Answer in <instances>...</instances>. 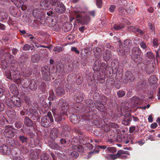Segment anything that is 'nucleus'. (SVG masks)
Segmentation results:
<instances>
[{
    "label": "nucleus",
    "mask_w": 160,
    "mask_h": 160,
    "mask_svg": "<svg viewBox=\"0 0 160 160\" xmlns=\"http://www.w3.org/2000/svg\"><path fill=\"white\" fill-rule=\"evenodd\" d=\"M9 89L12 93L13 94H17L18 92V88L14 84H11L10 86Z\"/></svg>",
    "instance_id": "nucleus-25"
},
{
    "label": "nucleus",
    "mask_w": 160,
    "mask_h": 160,
    "mask_svg": "<svg viewBox=\"0 0 160 160\" xmlns=\"http://www.w3.org/2000/svg\"><path fill=\"white\" fill-rule=\"evenodd\" d=\"M125 82L123 83L127 84L128 82H132L134 79V77L132 73L129 71H127L125 73L124 77Z\"/></svg>",
    "instance_id": "nucleus-8"
},
{
    "label": "nucleus",
    "mask_w": 160,
    "mask_h": 160,
    "mask_svg": "<svg viewBox=\"0 0 160 160\" xmlns=\"http://www.w3.org/2000/svg\"><path fill=\"white\" fill-rule=\"evenodd\" d=\"M20 151H19L18 152H17V151H10V153H11L13 157L14 160H16L18 158V154L20 153Z\"/></svg>",
    "instance_id": "nucleus-39"
},
{
    "label": "nucleus",
    "mask_w": 160,
    "mask_h": 160,
    "mask_svg": "<svg viewBox=\"0 0 160 160\" xmlns=\"http://www.w3.org/2000/svg\"><path fill=\"white\" fill-rule=\"evenodd\" d=\"M40 59V57L38 54H34L32 56L31 60L33 63L38 62Z\"/></svg>",
    "instance_id": "nucleus-32"
},
{
    "label": "nucleus",
    "mask_w": 160,
    "mask_h": 160,
    "mask_svg": "<svg viewBox=\"0 0 160 160\" xmlns=\"http://www.w3.org/2000/svg\"><path fill=\"white\" fill-rule=\"evenodd\" d=\"M70 155L73 158H77L78 156L79 155L77 152L73 151L70 153Z\"/></svg>",
    "instance_id": "nucleus-60"
},
{
    "label": "nucleus",
    "mask_w": 160,
    "mask_h": 160,
    "mask_svg": "<svg viewBox=\"0 0 160 160\" xmlns=\"http://www.w3.org/2000/svg\"><path fill=\"white\" fill-rule=\"evenodd\" d=\"M8 17L7 13L4 11L0 12V21H2L4 19H7Z\"/></svg>",
    "instance_id": "nucleus-33"
},
{
    "label": "nucleus",
    "mask_w": 160,
    "mask_h": 160,
    "mask_svg": "<svg viewBox=\"0 0 160 160\" xmlns=\"http://www.w3.org/2000/svg\"><path fill=\"white\" fill-rule=\"evenodd\" d=\"M139 44L141 47L143 49H146L147 47L146 43L143 41H141Z\"/></svg>",
    "instance_id": "nucleus-63"
},
{
    "label": "nucleus",
    "mask_w": 160,
    "mask_h": 160,
    "mask_svg": "<svg viewBox=\"0 0 160 160\" xmlns=\"http://www.w3.org/2000/svg\"><path fill=\"white\" fill-rule=\"evenodd\" d=\"M146 70L148 74L152 73L154 70V67L151 63H150L148 66H146Z\"/></svg>",
    "instance_id": "nucleus-35"
},
{
    "label": "nucleus",
    "mask_w": 160,
    "mask_h": 160,
    "mask_svg": "<svg viewBox=\"0 0 160 160\" xmlns=\"http://www.w3.org/2000/svg\"><path fill=\"white\" fill-rule=\"evenodd\" d=\"M49 145L50 147H51V149H52L56 150L59 149L58 146V145L55 143L54 142H50L49 143Z\"/></svg>",
    "instance_id": "nucleus-45"
},
{
    "label": "nucleus",
    "mask_w": 160,
    "mask_h": 160,
    "mask_svg": "<svg viewBox=\"0 0 160 160\" xmlns=\"http://www.w3.org/2000/svg\"><path fill=\"white\" fill-rule=\"evenodd\" d=\"M22 49L23 50H29L30 49L31 50H33V48L31 46L29 45L28 44H26L22 48Z\"/></svg>",
    "instance_id": "nucleus-54"
},
{
    "label": "nucleus",
    "mask_w": 160,
    "mask_h": 160,
    "mask_svg": "<svg viewBox=\"0 0 160 160\" xmlns=\"http://www.w3.org/2000/svg\"><path fill=\"white\" fill-rule=\"evenodd\" d=\"M59 104L61 107L62 110L66 112L69 108L68 104L67 103L65 100L61 99L59 100Z\"/></svg>",
    "instance_id": "nucleus-14"
},
{
    "label": "nucleus",
    "mask_w": 160,
    "mask_h": 160,
    "mask_svg": "<svg viewBox=\"0 0 160 160\" xmlns=\"http://www.w3.org/2000/svg\"><path fill=\"white\" fill-rule=\"evenodd\" d=\"M102 67H103L102 65L99 62H95L93 67V69L94 71L93 78L94 80L98 81L104 80L105 79V76L103 75H101L100 71L102 69Z\"/></svg>",
    "instance_id": "nucleus-1"
},
{
    "label": "nucleus",
    "mask_w": 160,
    "mask_h": 160,
    "mask_svg": "<svg viewBox=\"0 0 160 160\" xmlns=\"http://www.w3.org/2000/svg\"><path fill=\"white\" fill-rule=\"evenodd\" d=\"M63 49V48L59 46H57L54 47L53 50L54 52H56V53L57 52H60L62 51Z\"/></svg>",
    "instance_id": "nucleus-57"
},
{
    "label": "nucleus",
    "mask_w": 160,
    "mask_h": 160,
    "mask_svg": "<svg viewBox=\"0 0 160 160\" xmlns=\"http://www.w3.org/2000/svg\"><path fill=\"white\" fill-rule=\"evenodd\" d=\"M127 13H129L132 14L134 13L135 12L134 10L133 9L132 6L128 8L126 10Z\"/></svg>",
    "instance_id": "nucleus-56"
},
{
    "label": "nucleus",
    "mask_w": 160,
    "mask_h": 160,
    "mask_svg": "<svg viewBox=\"0 0 160 160\" xmlns=\"http://www.w3.org/2000/svg\"><path fill=\"white\" fill-rule=\"evenodd\" d=\"M33 15L35 18L40 21L43 20L45 19V13L40 8L34 9L33 12Z\"/></svg>",
    "instance_id": "nucleus-6"
},
{
    "label": "nucleus",
    "mask_w": 160,
    "mask_h": 160,
    "mask_svg": "<svg viewBox=\"0 0 160 160\" xmlns=\"http://www.w3.org/2000/svg\"><path fill=\"white\" fill-rule=\"evenodd\" d=\"M33 112H32V116H31V118L34 120H38V119H40V117L39 115L38 114V112L35 111H32Z\"/></svg>",
    "instance_id": "nucleus-36"
},
{
    "label": "nucleus",
    "mask_w": 160,
    "mask_h": 160,
    "mask_svg": "<svg viewBox=\"0 0 160 160\" xmlns=\"http://www.w3.org/2000/svg\"><path fill=\"white\" fill-rule=\"evenodd\" d=\"M124 27V25L123 24H120V25L115 24L113 26L114 28L116 30H119L121 29H122Z\"/></svg>",
    "instance_id": "nucleus-42"
},
{
    "label": "nucleus",
    "mask_w": 160,
    "mask_h": 160,
    "mask_svg": "<svg viewBox=\"0 0 160 160\" xmlns=\"http://www.w3.org/2000/svg\"><path fill=\"white\" fill-rule=\"evenodd\" d=\"M103 56L104 60L106 61H108L112 57L111 52L109 50H106L103 53Z\"/></svg>",
    "instance_id": "nucleus-21"
},
{
    "label": "nucleus",
    "mask_w": 160,
    "mask_h": 160,
    "mask_svg": "<svg viewBox=\"0 0 160 160\" xmlns=\"http://www.w3.org/2000/svg\"><path fill=\"white\" fill-rule=\"evenodd\" d=\"M125 92L122 90H119L117 93V96L119 98L122 97L125 95Z\"/></svg>",
    "instance_id": "nucleus-53"
},
{
    "label": "nucleus",
    "mask_w": 160,
    "mask_h": 160,
    "mask_svg": "<svg viewBox=\"0 0 160 160\" xmlns=\"http://www.w3.org/2000/svg\"><path fill=\"white\" fill-rule=\"evenodd\" d=\"M127 151H118L117 153L115 154H110L109 155V157L112 160L115 159L122 156V154H127Z\"/></svg>",
    "instance_id": "nucleus-13"
},
{
    "label": "nucleus",
    "mask_w": 160,
    "mask_h": 160,
    "mask_svg": "<svg viewBox=\"0 0 160 160\" xmlns=\"http://www.w3.org/2000/svg\"><path fill=\"white\" fill-rule=\"evenodd\" d=\"M11 103L13 104V106H15L18 107L21 106V102L20 98L16 96H12L11 99Z\"/></svg>",
    "instance_id": "nucleus-11"
},
{
    "label": "nucleus",
    "mask_w": 160,
    "mask_h": 160,
    "mask_svg": "<svg viewBox=\"0 0 160 160\" xmlns=\"http://www.w3.org/2000/svg\"><path fill=\"white\" fill-rule=\"evenodd\" d=\"M148 26L150 31L152 32L153 30H154V28L153 27V26L151 23H148Z\"/></svg>",
    "instance_id": "nucleus-64"
},
{
    "label": "nucleus",
    "mask_w": 160,
    "mask_h": 160,
    "mask_svg": "<svg viewBox=\"0 0 160 160\" xmlns=\"http://www.w3.org/2000/svg\"><path fill=\"white\" fill-rule=\"evenodd\" d=\"M146 57L149 59H154L155 56L151 51L148 52L146 53Z\"/></svg>",
    "instance_id": "nucleus-48"
},
{
    "label": "nucleus",
    "mask_w": 160,
    "mask_h": 160,
    "mask_svg": "<svg viewBox=\"0 0 160 160\" xmlns=\"http://www.w3.org/2000/svg\"><path fill=\"white\" fill-rule=\"evenodd\" d=\"M118 53L121 56H125L127 54V52L125 51L124 49H120L118 52Z\"/></svg>",
    "instance_id": "nucleus-50"
},
{
    "label": "nucleus",
    "mask_w": 160,
    "mask_h": 160,
    "mask_svg": "<svg viewBox=\"0 0 160 160\" xmlns=\"http://www.w3.org/2000/svg\"><path fill=\"white\" fill-rule=\"evenodd\" d=\"M117 140L123 144H128L129 142L133 143L135 141L134 136L132 135H122L118 137Z\"/></svg>",
    "instance_id": "nucleus-3"
},
{
    "label": "nucleus",
    "mask_w": 160,
    "mask_h": 160,
    "mask_svg": "<svg viewBox=\"0 0 160 160\" xmlns=\"http://www.w3.org/2000/svg\"><path fill=\"white\" fill-rule=\"evenodd\" d=\"M55 154L58 156V158H60L62 160H69L70 158L68 157V156L62 151H59V152H57Z\"/></svg>",
    "instance_id": "nucleus-16"
},
{
    "label": "nucleus",
    "mask_w": 160,
    "mask_h": 160,
    "mask_svg": "<svg viewBox=\"0 0 160 160\" xmlns=\"http://www.w3.org/2000/svg\"><path fill=\"white\" fill-rule=\"evenodd\" d=\"M8 147L7 144H0V150H4L8 149Z\"/></svg>",
    "instance_id": "nucleus-62"
},
{
    "label": "nucleus",
    "mask_w": 160,
    "mask_h": 160,
    "mask_svg": "<svg viewBox=\"0 0 160 160\" xmlns=\"http://www.w3.org/2000/svg\"><path fill=\"white\" fill-rule=\"evenodd\" d=\"M83 94L81 92L78 91L76 92L74 96V100L77 102L79 103L83 100Z\"/></svg>",
    "instance_id": "nucleus-9"
},
{
    "label": "nucleus",
    "mask_w": 160,
    "mask_h": 160,
    "mask_svg": "<svg viewBox=\"0 0 160 160\" xmlns=\"http://www.w3.org/2000/svg\"><path fill=\"white\" fill-rule=\"evenodd\" d=\"M72 16L74 18H80L79 21L83 22L86 24H87L90 21V19L89 16H86L83 19L82 18L81 12L77 9L74 10L72 13Z\"/></svg>",
    "instance_id": "nucleus-5"
},
{
    "label": "nucleus",
    "mask_w": 160,
    "mask_h": 160,
    "mask_svg": "<svg viewBox=\"0 0 160 160\" xmlns=\"http://www.w3.org/2000/svg\"><path fill=\"white\" fill-rule=\"evenodd\" d=\"M96 4L97 7L99 8H101L102 6V0H96Z\"/></svg>",
    "instance_id": "nucleus-61"
},
{
    "label": "nucleus",
    "mask_w": 160,
    "mask_h": 160,
    "mask_svg": "<svg viewBox=\"0 0 160 160\" xmlns=\"http://www.w3.org/2000/svg\"><path fill=\"white\" fill-rule=\"evenodd\" d=\"M118 7L119 6H125L127 3V1L126 0H118Z\"/></svg>",
    "instance_id": "nucleus-51"
},
{
    "label": "nucleus",
    "mask_w": 160,
    "mask_h": 160,
    "mask_svg": "<svg viewBox=\"0 0 160 160\" xmlns=\"http://www.w3.org/2000/svg\"><path fill=\"white\" fill-rule=\"evenodd\" d=\"M132 59L136 63H140L142 60V58L140 57V56L141 52L140 49L138 47H134L132 48Z\"/></svg>",
    "instance_id": "nucleus-4"
},
{
    "label": "nucleus",
    "mask_w": 160,
    "mask_h": 160,
    "mask_svg": "<svg viewBox=\"0 0 160 160\" xmlns=\"http://www.w3.org/2000/svg\"><path fill=\"white\" fill-rule=\"evenodd\" d=\"M131 28L133 32H135V33L137 34H139L142 36L144 34V32L141 29L139 28H137L134 26H132L131 27Z\"/></svg>",
    "instance_id": "nucleus-24"
},
{
    "label": "nucleus",
    "mask_w": 160,
    "mask_h": 160,
    "mask_svg": "<svg viewBox=\"0 0 160 160\" xmlns=\"http://www.w3.org/2000/svg\"><path fill=\"white\" fill-rule=\"evenodd\" d=\"M96 107L99 111L101 112H104L105 110L104 105L100 102H97L96 105Z\"/></svg>",
    "instance_id": "nucleus-23"
},
{
    "label": "nucleus",
    "mask_w": 160,
    "mask_h": 160,
    "mask_svg": "<svg viewBox=\"0 0 160 160\" xmlns=\"http://www.w3.org/2000/svg\"><path fill=\"white\" fill-rule=\"evenodd\" d=\"M13 56L10 53H8L5 56V59L6 61L12 64H15L16 60L13 59Z\"/></svg>",
    "instance_id": "nucleus-20"
},
{
    "label": "nucleus",
    "mask_w": 160,
    "mask_h": 160,
    "mask_svg": "<svg viewBox=\"0 0 160 160\" xmlns=\"http://www.w3.org/2000/svg\"><path fill=\"white\" fill-rule=\"evenodd\" d=\"M152 46L154 48H157L159 45V40L157 38H154L152 42Z\"/></svg>",
    "instance_id": "nucleus-47"
},
{
    "label": "nucleus",
    "mask_w": 160,
    "mask_h": 160,
    "mask_svg": "<svg viewBox=\"0 0 160 160\" xmlns=\"http://www.w3.org/2000/svg\"><path fill=\"white\" fill-rule=\"evenodd\" d=\"M16 6L18 7H20L23 4V2L22 0H11Z\"/></svg>",
    "instance_id": "nucleus-40"
},
{
    "label": "nucleus",
    "mask_w": 160,
    "mask_h": 160,
    "mask_svg": "<svg viewBox=\"0 0 160 160\" xmlns=\"http://www.w3.org/2000/svg\"><path fill=\"white\" fill-rule=\"evenodd\" d=\"M40 5L44 9H49L50 8L49 0H41L40 2Z\"/></svg>",
    "instance_id": "nucleus-15"
},
{
    "label": "nucleus",
    "mask_w": 160,
    "mask_h": 160,
    "mask_svg": "<svg viewBox=\"0 0 160 160\" xmlns=\"http://www.w3.org/2000/svg\"><path fill=\"white\" fill-rule=\"evenodd\" d=\"M4 135L6 138H10L14 136V133L11 128L7 127L4 130Z\"/></svg>",
    "instance_id": "nucleus-10"
},
{
    "label": "nucleus",
    "mask_w": 160,
    "mask_h": 160,
    "mask_svg": "<svg viewBox=\"0 0 160 160\" xmlns=\"http://www.w3.org/2000/svg\"><path fill=\"white\" fill-rule=\"evenodd\" d=\"M118 62L117 59L115 60L114 61H113L112 62L111 66L112 71L117 72L118 70Z\"/></svg>",
    "instance_id": "nucleus-19"
},
{
    "label": "nucleus",
    "mask_w": 160,
    "mask_h": 160,
    "mask_svg": "<svg viewBox=\"0 0 160 160\" xmlns=\"http://www.w3.org/2000/svg\"><path fill=\"white\" fill-rule=\"evenodd\" d=\"M118 12L119 15L122 16H125L127 13L126 10L122 7L119 8H118Z\"/></svg>",
    "instance_id": "nucleus-37"
},
{
    "label": "nucleus",
    "mask_w": 160,
    "mask_h": 160,
    "mask_svg": "<svg viewBox=\"0 0 160 160\" xmlns=\"http://www.w3.org/2000/svg\"><path fill=\"white\" fill-rule=\"evenodd\" d=\"M46 83L43 82H42L40 86V89L42 92H45L46 91Z\"/></svg>",
    "instance_id": "nucleus-46"
},
{
    "label": "nucleus",
    "mask_w": 160,
    "mask_h": 160,
    "mask_svg": "<svg viewBox=\"0 0 160 160\" xmlns=\"http://www.w3.org/2000/svg\"><path fill=\"white\" fill-rule=\"evenodd\" d=\"M131 121L132 118H124L122 121V123L125 125H128Z\"/></svg>",
    "instance_id": "nucleus-49"
},
{
    "label": "nucleus",
    "mask_w": 160,
    "mask_h": 160,
    "mask_svg": "<svg viewBox=\"0 0 160 160\" xmlns=\"http://www.w3.org/2000/svg\"><path fill=\"white\" fill-rule=\"evenodd\" d=\"M90 109H89L87 111V114H83L82 116H83L84 117H85V119H91V118H89V116L90 117V112L89 111Z\"/></svg>",
    "instance_id": "nucleus-59"
},
{
    "label": "nucleus",
    "mask_w": 160,
    "mask_h": 160,
    "mask_svg": "<svg viewBox=\"0 0 160 160\" xmlns=\"http://www.w3.org/2000/svg\"><path fill=\"white\" fill-rule=\"evenodd\" d=\"M58 133V131L57 128H53L51 130L50 137L53 140L57 138Z\"/></svg>",
    "instance_id": "nucleus-17"
},
{
    "label": "nucleus",
    "mask_w": 160,
    "mask_h": 160,
    "mask_svg": "<svg viewBox=\"0 0 160 160\" xmlns=\"http://www.w3.org/2000/svg\"><path fill=\"white\" fill-rule=\"evenodd\" d=\"M86 105L87 107L91 108L94 107L95 103L94 102L90 99H87L85 101Z\"/></svg>",
    "instance_id": "nucleus-26"
},
{
    "label": "nucleus",
    "mask_w": 160,
    "mask_h": 160,
    "mask_svg": "<svg viewBox=\"0 0 160 160\" xmlns=\"http://www.w3.org/2000/svg\"><path fill=\"white\" fill-rule=\"evenodd\" d=\"M130 99L132 102L135 104H138L139 102V99L138 98L137 96H133L132 98H130Z\"/></svg>",
    "instance_id": "nucleus-44"
},
{
    "label": "nucleus",
    "mask_w": 160,
    "mask_h": 160,
    "mask_svg": "<svg viewBox=\"0 0 160 160\" xmlns=\"http://www.w3.org/2000/svg\"><path fill=\"white\" fill-rule=\"evenodd\" d=\"M40 151H32V152L30 153V156L32 159H36L37 158Z\"/></svg>",
    "instance_id": "nucleus-27"
},
{
    "label": "nucleus",
    "mask_w": 160,
    "mask_h": 160,
    "mask_svg": "<svg viewBox=\"0 0 160 160\" xmlns=\"http://www.w3.org/2000/svg\"><path fill=\"white\" fill-rule=\"evenodd\" d=\"M37 88V85L36 84V82L35 81L32 80L29 84V88L32 90H36Z\"/></svg>",
    "instance_id": "nucleus-30"
},
{
    "label": "nucleus",
    "mask_w": 160,
    "mask_h": 160,
    "mask_svg": "<svg viewBox=\"0 0 160 160\" xmlns=\"http://www.w3.org/2000/svg\"><path fill=\"white\" fill-rule=\"evenodd\" d=\"M93 52L95 55L99 57L101 54L102 50L100 48L95 47L93 48Z\"/></svg>",
    "instance_id": "nucleus-38"
},
{
    "label": "nucleus",
    "mask_w": 160,
    "mask_h": 160,
    "mask_svg": "<svg viewBox=\"0 0 160 160\" xmlns=\"http://www.w3.org/2000/svg\"><path fill=\"white\" fill-rule=\"evenodd\" d=\"M56 7H57L56 12L59 14L63 13L66 10L65 7L62 2H59V4Z\"/></svg>",
    "instance_id": "nucleus-12"
},
{
    "label": "nucleus",
    "mask_w": 160,
    "mask_h": 160,
    "mask_svg": "<svg viewBox=\"0 0 160 160\" xmlns=\"http://www.w3.org/2000/svg\"><path fill=\"white\" fill-rule=\"evenodd\" d=\"M53 115L55 121L57 122H60L62 121L64 118L63 117L62 115L61 114V112L53 113Z\"/></svg>",
    "instance_id": "nucleus-18"
},
{
    "label": "nucleus",
    "mask_w": 160,
    "mask_h": 160,
    "mask_svg": "<svg viewBox=\"0 0 160 160\" xmlns=\"http://www.w3.org/2000/svg\"><path fill=\"white\" fill-rule=\"evenodd\" d=\"M5 74L6 75L7 78L9 79H11L12 78L11 73V72L9 70H7L5 72Z\"/></svg>",
    "instance_id": "nucleus-58"
},
{
    "label": "nucleus",
    "mask_w": 160,
    "mask_h": 160,
    "mask_svg": "<svg viewBox=\"0 0 160 160\" xmlns=\"http://www.w3.org/2000/svg\"><path fill=\"white\" fill-rule=\"evenodd\" d=\"M50 4H51L53 6H56L61 2L59 0H50Z\"/></svg>",
    "instance_id": "nucleus-55"
},
{
    "label": "nucleus",
    "mask_w": 160,
    "mask_h": 160,
    "mask_svg": "<svg viewBox=\"0 0 160 160\" xmlns=\"http://www.w3.org/2000/svg\"><path fill=\"white\" fill-rule=\"evenodd\" d=\"M65 91L63 88L58 87L56 89L57 94L59 96H61L64 94Z\"/></svg>",
    "instance_id": "nucleus-29"
},
{
    "label": "nucleus",
    "mask_w": 160,
    "mask_h": 160,
    "mask_svg": "<svg viewBox=\"0 0 160 160\" xmlns=\"http://www.w3.org/2000/svg\"><path fill=\"white\" fill-rule=\"evenodd\" d=\"M41 72L43 78L45 80H49L50 79V69L48 66H45L41 68Z\"/></svg>",
    "instance_id": "nucleus-7"
},
{
    "label": "nucleus",
    "mask_w": 160,
    "mask_h": 160,
    "mask_svg": "<svg viewBox=\"0 0 160 160\" xmlns=\"http://www.w3.org/2000/svg\"><path fill=\"white\" fill-rule=\"evenodd\" d=\"M24 124L28 127H31L32 126L33 123L32 121L28 117H26L24 118Z\"/></svg>",
    "instance_id": "nucleus-31"
},
{
    "label": "nucleus",
    "mask_w": 160,
    "mask_h": 160,
    "mask_svg": "<svg viewBox=\"0 0 160 160\" xmlns=\"http://www.w3.org/2000/svg\"><path fill=\"white\" fill-rule=\"evenodd\" d=\"M53 122V119L52 113L48 112L47 115L41 118V123L42 126L48 127L50 126V123Z\"/></svg>",
    "instance_id": "nucleus-2"
},
{
    "label": "nucleus",
    "mask_w": 160,
    "mask_h": 160,
    "mask_svg": "<svg viewBox=\"0 0 160 160\" xmlns=\"http://www.w3.org/2000/svg\"><path fill=\"white\" fill-rule=\"evenodd\" d=\"M70 120L72 123L76 124L80 121V118L78 116L73 114L71 115Z\"/></svg>",
    "instance_id": "nucleus-22"
},
{
    "label": "nucleus",
    "mask_w": 160,
    "mask_h": 160,
    "mask_svg": "<svg viewBox=\"0 0 160 160\" xmlns=\"http://www.w3.org/2000/svg\"><path fill=\"white\" fill-rule=\"evenodd\" d=\"M123 44L125 47L129 48L131 46L132 42L130 40L127 39L124 41Z\"/></svg>",
    "instance_id": "nucleus-41"
},
{
    "label": "nucleus",
    "mask_w": 160,
    "mask_h": 160,
    "mask_svg": "<svg viewBox=\"0 0 160 160\" xmlns=\"http://www.w3.org/2000/svg\"><path fill=\"white\" fill-rule=\"evenodd\" d=\"M157 81V79L155 75L151 76L148 79V82L150 84H154L156 83Z\"/></svg>",
    "instance_id": "nucleus-34"
},
{
    "label": "nucleus",
    "mask_w": 160,
    "mask_h": 160,
    "mask_svg": "<svg viewBox=\"0 0 160 160\" xmlns=\"http://www.w3.org/2000/svg\"><path fill=\"white\" fill-rule=\"evenodd\" d=\"M19 141L22 143L27 144L28 142V138L27 137L24 135H21L18 137Z\"/></svg>",
    "instance_id": "nucleus-28"
},
{
    "label": "nucleus",
    "mask_w": 160,
    "mask_h": 160,
    "mask_svg": "<svg viewBox=\"0 0 160 160\" xmlns=\"http://www.w3.org/2000/svg\"><path fill=\"white\" fill-rule=\"evenodd\" d=\"M7 115L9 118H12L14 117L15 115V112L13 109H11L7 113Z\"/></svg>",
    "instance_id": "nucleus-43"
},
{
    "label": "nucleus",
    "mask_w": 160,
    "mask_h": 160,
    "mask_svg": "<svg viewBox=\"0 0 160 160\" xmlns=\"http://www.w3.org/2000/svg\"><path fill=\"white\" fill-rule=\"evenodd\" d=\"M49 157V155L46 153H43L41 155L40 158L41 160H48Z\"/></svg>",
    "instance_id": "nucleus-52"
}]
</instances>
